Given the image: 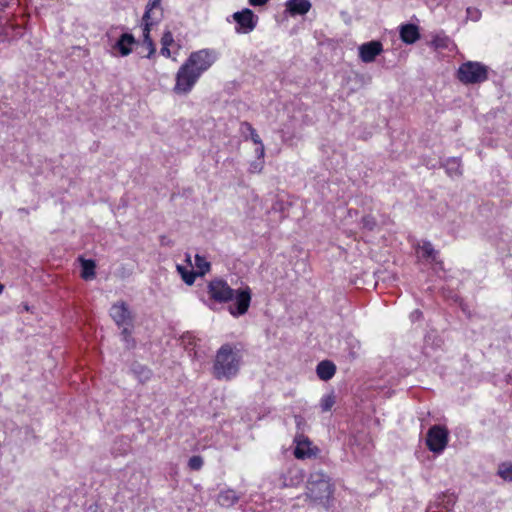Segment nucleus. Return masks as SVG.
<instances>
[{
    "instance_id": "obj_1",
    "label": "nucleus",
    "mask_w": 512,
    "mask_h": 512,
    "mask_svg": "<svg viewBox=\"0 0 512 512\" xmlns=\"http://www.w3.org/2000/svg\"><path fill=\"white\" fill-rule=\"evenodd\" d=\"M207 291L210 299L218 303H228L234 299V303L229 306V312L235 317L244 315L249 309L251 291L248 287L235 291L225 280L214 279L208 283Z\"/></svg>"
},
{
    "instance_id": "obj_2",
    "label": "nucleus",
    "mask_w": 512,
    "mask_h": 512,
    "mask_svg": "<svg viewBox=\"0 0 512 512\" xmlns=\"http://www.w3.org/2000/svg\"><path fill=\"white\" fill-rule=\"evenodd\" d=\"M241 362V350L236 345L223 344L216 353L212 373L218 380H231L238 374Z\"/></svg>"
},
{
    "instance_id": "obj_3",
    "label": "nucleus",
    "mask_w": 512,
    "mask_h": 512,
    "mask_svg": "<svg viewBox=\"0 0 512 512\" xmlns=\"http://www.w3.org/2000/svg\"><path fill=\"white\" fill-rule=\"evenodd\" d=\"M330 478L321 470L313 471L307 481V496L313 501L323 502L332 495Z\"/></svg>"
},
{
    "instance_id": "obj_4",
    "label": "nucleus",
    "mask_w": 512,
    "mask_h": 512,
    "mask_svg": "<svg viewBox=\"0 0 512 512\" xmlns=\"http://www.w3.org/2000/svg\"><path fill=\"white\" fill-rule=\"evenodd\" d=\"M489 67L481 62L467 61L457 70V79L465 84H480L488 79Z\"/></svg>"
},
{
    "instance_id": "obj_5",
    "label": "nucleus",
    "mask_w": 512,
    "mask_h": 512,
    "mask_svg": "<svg viewBox=\"0 0 512 512\" xmlns=\"http://www.w3.org/2000/svg\"><path fill=\"white\" fill-rule=\"evenodd\" d=\"M201 76L188 64L183 63L178 69L175 77L173 91L176 94H188Z\"/></svg>"
},
{
    "instance_id": "obj_6",
    "label": "nucleus",
    "mask_w": 512,
    "mask_h": 512,
    "mask_svg": "<svg viewBox=\"0 0 512 512\" xmlns=\"http://www.w3.org/2000/svg\"><path fill=\"white\" fill-rule=\"evenodd\" d=\"M217 55L211 49H201L192 52L184 63L193 68L201 76L216 61Z\"/></svg>"
},
{
    "instance_id": "obj_7",
    "label": "nucleus",
    "mask_w": 512,
    "mask_h": 512,
    "mask_svg": "<svg viewBox=\"0 0 512 512\" xmlns=\"http://www.w3.org/2000/svg\"><path fill=\"white\" fill-rule=\"evenodd\" d=\"M448 439L449 432L447 428L441 425H433L427 432L426 445L431 452L440 454L446 448Z\"/></svg>"
},
{
    "instance_id": "obj_8",
    "label": "nucleus",
    "mask_w": 512,
    "mask_h": 512,
    "mask_svg": "<svg viewBox=\"0 0 512 512\" xmlns=\"http://www.w3.org/2000/svg\"><path fill=\"white\" fill-rule=\"evenodd\" d=\"M233 19L236 22L235 30L239 34H248L252 32L258 22V16L248 8L235 12L233 14Z\"/></svg>"
},
{
    "instance_id": "obj_9",
    "label": "nucleus",
    "mask_w": 512,
    "mask_h": 512,
    "mask_svg": "<svg viewBox=\"0 0 512 512\" xmlns=\"http://www.w3.org/2000/svg\"><path fill=\"white\" fill-rule=\"evenodd\" d=\"M110 316L118 327L133 326L134 317L129 306L124 302H118L111 306Z\"/></svg>"
},
{
    "instance_id": "obj_10",
    "label": "nucleus",
    "mask_w": 512,
    "mask_h": 512,
    "mask_svg": "<svg viewBox=\"0 0 512 512\" xmlns=\"http://www.w3.org/2000/svg\"><path fill=\"white\" fill-rule=\"evenodd\" d=\"M296 447L294 449V456L297 459H306L315 456L319 449L313 447L308 437L304 435H297L295 437Z\"/></svg>"
},
{
    "instance_id": "obj_11",
    "label": "nucleus",
    "mask_w": 512,
    "mask_h": 512,
    "mask_svg": "<svg viewBox=\"0 0 512 512\" xmlns=\"http://www.w3.org/2000/svg\"><path fill=\"white\" fill-rule=\"evenodd\" d=\"M359 58L364 63L373 62L383 51V45L380 41H370L359 46Z\"/></svg>"
},
{
    "instance_id": "obj_12",
    "label": "nucleus",
    "mask_w": 512,
    "mask_h": 512,
    "mask_svg": "<svg viewBox=\"0 0 512 512\" xmlns=\"http://www.w3.org/2000/svg\"><path fill=\"white\" fill-rule=\"evenodd\" d=\"M311 6L309 0H287L285 3L286 12L292 17L307 14Z\"/></svg>"
},
{
    "instance_id": "obj_13",
    "label": "nucleus",
    "mask_w": 512,
    "mask_h": 512,
    "mask_svg": "<svg viewBox=\"0 0 512 512\" xmlns=\"http://www.w3.org/2000/svg\"><path fill=\"white\" fill-rule=\"evenodd\" d=\"M160 5L161 0H150L147 3L144 15L142 17L143 26H154L159 22L161 13L156 16L155 12L153 11L155 9H160Z\"/></svg>"
},
{
    "instance_id": "obj_14",
    "label": "nucleus",
    "mask_w": 512,
    "mask_h": 512,
    "mask_svg": "<svg viewBox=\"0 0 512 512\" xmlns=\"http://www.w3.org/2000/svg\"><path fill=\"white\" fill-rule=\"evenodd\" d=\"M400 38L406 44H413L420 38L419 28L415 24H404L400 27Z\"/></svg>"
},
{
    "instance_id": "obj_15",
    "label": "nucleus",
    "mask_w": 512,
    "mask_h": 512,
    "mask_svg": "<svg viewBox=\"0 0 512 512\" xmlns=\"http://www.w3.org/2000/svg\"><path fill=\"white\" fill-rule=\"evenodd\" d=\"M136 43L134 36L130 33H123L114 45L121 56H127L132 52V45Z\"/></svg>"
},
{
    "instance_id": "obj_16",
    "label": "nucleus",
    "mask_w": 512,
    "mask_h": 512,
    "mask_svg": "<svg viewBox=\"0 0 512 512\" xmlns=\"http://www.w3.org/2000/svg\"><path fill=\"white\" fill-rule=\"evenodd\" d=\"M336 373V365L330 360H323L316 367V374L319 379L328 381L333 378Z\"/></svg>"
},
{
    "instance_id": "obj_17",
    "label": "nucleus",
    "mask_w": 512,
    "mask_h": 512,
    "mask_svg": "<svg viewBox=\"0 0 512 512\" xmlns=\"http://www.w3.org/2000/svg\"><path fill=\"white\" fill-rule=\"evenodd\" d=\"M303 479L304 475L300 469L295 467L290 468L288 469L286 474H283L281 485L283 487L297 486L303 481Z\"/></svg>"
},
{
    "instance_id": "obj_18",
    "label": "nucleus",
    "mask_w": 512,
    "mask_h": 512,
    "mask_svg": "<svg viewBox=\"0 0 512 512\" xmlns=\"http://www.w3.org/2000/svg\"><path fill=\"white\" fill-rule=\"evenodd\" d=\"M240 499V496L233 489H225L220 491L217 496V503L225 508H230L235 505Z\"/></svg>"
},
{
    "instance_id": "obj_19",
    "label": "nucleus",
    "mask_w": 512,
    "mask_h": 512,
    "mask_svg": "<svg viewBox=\"0 0 512 512\" xmlns=\"http://www.w3.org/2000/svg\"><path fill=\"white\" fill-rule=\"evenodd\" d=\"M442 166L451 178L460 177L462 175L461 160L459 158H448Z\"/></svg>"
},
{
    "instance_id": "obj_20",
    "label": "nucleus",
    "mask_w": 512,
    "mask_h": 512,
    "mask_svg": "<svg viewBox=\"0 0 512 512\" xmlns=\"http://www.w3.org/2000/svg\"><path fill=\"white\" fill-rule=\"evenodd\" d=\"M79 261L81 263V277L84 280H92L95 278L96 272V263L92 259H84L83 257L79 258Z\"/></svg>"
},
{
    "instance_id": "obj_21",
    "label": "nucleus",
    "mask_w": 512,
    "mask_h": 512,
    "mask_svg": "<svg viewBox=\"0 0 512 512\" xmlns=\"http://www.w3.org/2000/svg\"><path fill=\"white\" fill-rule=\"evenodd\" d=\"M152 26H143V42L148 48V54L147 58H151L152 55L155 53V46L154 43L150 37V30Z\"/></svg>"
},
{
    "instance_id": "obj_22",
    "label": "nucleus",
    "mask_w": 512,
    "mask_h": 512,
    "mask_svg": "<svg viewBox=\"0 0 512 512\" xmlns=\"http://www.w3.org/2000/svg\"><path fill=\"white\" fill-rule=\"evenodd\" d=\"M195 266L198 269L196 273L199 276H203L206 272L210 270L211 267L210 263L199 254L195 255Z\"/></svg>"
},
{
    "instance_id": "obj_23",
    "label": "nucleus",
    "mask_w": 512,
    "mask_h": 512,
    "mask_svg": "<svg viewBox=\"0 0 512 512\" xmlns=\"http://www.w3.org/2000/svg\"><path fill=\"white\" fill-rule=\"evenodd\" d=\"M177 271L181 274L183 281L187 285H192L195 282L196 276H198L195 271L187 270L181 265H177Z\"/></svg>"
},
{
    "instance_id": "obj_24",
    "label": "nucleus",
    "mask_w": 512,
    "mask_h": 512,
    "mask_svg": "<svg viewBox=\"0 0 512 512\" xmlns=\"http://www.w3.org/2000/svg\"><path fill=\"white\" fill-rule=\"evenodd\" d=\"M241 131L244 133L245 131L249 132L250 139L253 141L254 144H261V138L256 132V130L253 128V126L247 122L244 121L241 123Z\"/></svg>"
},
{
    "instance_id": "obj_25",
    "label": "nucleus",
    "mask_w": 512,
    "mask_h": 512,
    "mask_svg": "<svg viewBox=\"0 0 512 512\" xmlns=\"http://www.w3.org/2000/svg\"><path fill=\"white\" fill-rule=\"evenodd\" d=\"M423 257L426 259H430L431 261H435L438 252L434 249L433 245L429 241L423 242L421 247Z\"/></svg>"
},
{
    "instance_id": "obj_26",
    "label": "nucleus",
    "mask_w": 512,
    "mask_h": 512,
    "mask_svg": "<svg viewBox=\"0 0 512 512\" xmlns=\"http://www.w3.org/2000/svg\"><path fill=\"white\" fill-rule=\"evenodd\" d=\"M497 474L505 481H512V463H502L499 465Z\"/></svg>"
},
{
    "instance_id": "obj_27",
    "label": "nucleus",
    "mask_w": 512,
    "mask_h": 512,
    "mask_svg": "<svg viewBox=\"0 0 512 512\" xmlns=\"http://www.w3.org/2000/svg\"><path fill=\"white\" fill-rule=\"evenodd\" d=\"M335 404V395L333 393L324 395L320 400V408L322 412H328Z\"/></svg>"
},
{
    "instance_id": "obj_28",
    "label": "nucleus",
    "mask_w": 512,
    "mask_h": 512,
    "mask_svg": "<svg viewBox=\"0 0 512 512\" xmlns=\"http://www.w3.org/2000/svg\"><path fill=\"white\" fill-rule=\"evenodd\" d=\"M203 464L204 460L200 455H194L190 457L188 461V467L193 471H199L203 467Z\"/></svg>"
},
{
    "instance_id": "obj_29",
    "label": "nucleus",
    "mask_w": 512,
    "mask_h": 512,
    "mask_svg": "<svg viewBox=\"0 0 512 512\" xmlns=\"http://www.w3.org/2000/svg\"><path fill=\"white\" fill-rule=\"evenodd\" d=\"M467 19L473 22H477L481 19L482 13L478 8L467 7L466 8Z\"/></svg>"
},
{
    "instance_id": "obj_30",
    "label": "nucleus",
    "mask_w": 512,
    "mask_h": 512,
    "mask_svg": "<svg viewBox=\"0 0 512 512\" xmlns=\"http://www.w3.org/2000/svg\"><path fill=\"white\" fill-rule=\"evenodd\" d=\"M361 223L362 226L369 231H372L377 225L375 218L371 215H366L362 217Z\"/></svg>"
},
{
    "instance_id": "obj_31",
    "label": "nucleus",
    "mask_w": 512,
    "mask_h": 512,
    "mask_svg": "<svg viewBox=\"0 0 512 512\" xmlns=\"http://www.w3.org/2000/svg\"><path fill=\"white\" fill-rule=\"evenodd\" d=\"M138 376H139V379L142 381V382H145L147 380L150 379L152 373H151V370L146 368V367H143V366H140L138 370H136Z\"/></svg>"
},
{
    "instance_id": "obj_32",
    "label": "nucleus",
    "mask_w": 512,
    "mask_h": 512,
    "mask_svg": "<svg viewBox=\"0 0 512 512\" xmlns=\"http://www.w3.org/2000/svg\"><path fill=\"white\" fill-rule=\"evenodd\" d=\"M173 42L174 38L172 33L170 31H166L161 38L162 46H170Z\"/></svg>"
},
{
    "instance_id": "obj_33",
    "label": "nucleus",
    "mask_w": 512,
    "mask_h": 512,
    "mask_svg": "<svg viewBox=\"0 0 512 512\" xmlns=\"http://www.w3.org/2000/svg\"><path fill=\"white\" fill-rule=\"evenodd\" d=\"M122 327H123V329L121 331V335L123 337V340L127 344H129L130 341H132L134 343V340L131 338V329H130L131 326H122Z\"/></svg>"
},
{
    "instance_id": "obj_34",
    "label": "nucleus",
    "mask_w": 512,
    "mask_h": 512,
    "mask_svg": "<svg viewBox=\"0 0 512 512\" xmlns=\"http://www.w3.org/2000/svg\"><path fill=\"white\" fill-rule=\"evenodd\" d=\"M259 147L256 149V153H257V156L258 158H263L264 157V154H265V148H264V145L263 143L261 142V144H257Z\"/></svg>"
},
{
    "instance_id": "obj_35",
    "label": "nucleus",
    "mask_w": 512,
    "mask_h": 512,
    "mask_svg": "<svg viewBox=\"0 0 512 512\" xmlns=\"http://www.w3.org/2000/svg\"><path fill=\"white\" fill-rule=\"evenodd\" d=\"M269 0H249L250 5L252 6H263L265 5Z\"/></svg>"
},
{
    "instance_id": "obj_36",
    "label": "nucleus",
    "mask_w": 512,
    "mask_h": 512,
    "mask_svg": "<svg viewBox=\"0 0 512 512\" xmlns=\"http://www.w3.org/2000/svg\"><path fill=\"white\" fill-rule=\"evenodd\" d=\"M160 53L165 56V57H170L171 55V52H170V49H169V46H162L161 50H160Z\"/></svg>"
},
{
    "instance_id": "obj_37",
    "label": "nucleus",
    "mask_w": 512,
    "mask_h": 512,
    "mask_svg": "<svg viewBox=\"0 0 512 512\" xmlns=\"http://www.w3.org/2000/svg\"><path fill=\"white\" fill-rule=\"evenodd\" d=\"M261 170H262V165H260V164L253 163L250 166L251 172H256V171L260 172Z\"/></svg>"
},
{
    "instance_id": "obj_38",
    "label": "nucleus",
    "mask_w": 512,
    "mask_h": 512,
    "mask_svg": "<svg viewBox=\"0 0 512 512\" xmlns=\"http://www.w3.org/2000/svg\"><path fill=\"white\" fill-rule=\"evenodd\" d=\"M444 40L445 39H441V38L434 39V43H435L436 47H441V48L445 47Z\"/></svg>"
},
{
    "instance_id": "obj_39",
    "label": "nucleus",
    "mask_w": 512,
    "mask_h": 512,
    "mask_svg": "<svg viewBox=\"0 0 512 512\" xmlns=\"http://www.w3.org/2000/svg\"><path fill=\"white\" fill-rule=\"evenodd\" d=\"M422 316V312L420 310H415L411 313V317L413 320L419 319Z\"/></svg>"
},
{
    "instance_id": "obj_40",
    "label": "nucleus",
    "mask_w": 512,
    "mask_h": 512,
    "mask_svg": "<svg viewBox=\"0 0 512 512\" xmlns=\"http://www.w3.org/2000/svg\"><path fill=\"white\" fill-rule=\"evenodd\" d=\"M295 420H296L297 425H300V423L302 422L303 418L301 416H296Z\"/></svg>"
},
{
    "instance_id": "obj_41",
    "label": "nucleus",
    "mask_w": 512,
    "mask_h": 512,
    "mask_svg": "<svg viewBox=\"0 0 512 512\" xmlns=\"http://www.w3.org/2000/svg\"><path fill=\"white\" fill-rule=\"evenodd\" d=\"M503 4L505 5H509L511 4L512 5V0H502Z\"/></svg>"
}]
</instances>
